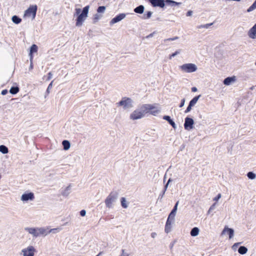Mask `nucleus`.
I'll return each instance as SVG.
<instances>
[{
    "mask_svg": "<svg viewBox=\"0 0 256 256\" xmlns=\"http://www.w3.org/2000/svg\"><path fill=\"white\" fill-rule=\"evenodd\" d=\"M146 108V106H144L143 104L138 106L130 114V119L132 120H136L144 117L146 114V110H148Z\"/></svg>",
    "mask_w": 256,
    "mask_h": 256,
    "instance_id": "nucleus-1",
    "label": "nucleus"
},
{
    "mask_svg": "<svg viewBox=\"0 0 256 256\" xmlns=\"http://www.w3.org/2000/svg\"><path fill=\"white\" fill-rule=\"evenodd\" d=\"M118 192L116 191L112 192L105 200L106 206L110 208H113V204L116 202L118 198Z\"/></svg>",
    "mask_w": 256,
    "mask_h": 256,
    "instance_id": "nucleus-2",
    "label": "nucleus"
},
{
    "mask_svg": "<svg viewBox=\"0 0 256 256\" xmlns=\"http://www.w3.org/2000/svg\"><path fill=\"white\" fill-rule=\"evenodd\" d=\"M116 104L118 106H122L124 110H130L133 107V100L130 98L124 97Z\"/></svg>",
    "mask_w": 256,
    "mask_h": 256,
    "instance_id": "nucleus-3",
    "label": "nucleus"
},
{
    "mask_svg": "<svg viewBox=\"0 0 256 256\" xmlns=\"http://www.w3.org/2000/svg\"><path fill=\"white\" fill-rule=\"evenodd\" d=\"M150 2L153 6H158L163 8L165 6V2L170 5L174 6L178 4L177 2L171 0H149Z\"/></svg>",
    "mask_w": 256,
    "mask_h": 256,
    "instance_id": "nucleus-4",
    "label": "nucleus"
},
{
    "mask_svg": "<svg viewBox=\"0 0 256 256\" xmlns=\"http://www.w3.org/2000/svg\"><path fill=\"white\" fill-rule=\"evenodd\" d=\"M89 10V6H85L80 14L76 19V26H80L82 24L83 22L84 21L86 18L88 16V14Z\"/></svg>",
    "mask_w": 256,
    "mask_h": 256,
    "instance_id": "nucleus-5",
    "label": "nucleus"
},
{
    "mask_svg": "<svg viewBox=\"0 0 256 256\" xmlns=\"http://www.w3.org/2000/svg\"><path fill=\"white\" fill-rule=\"evenodd\" d=\"M156 104H144L143 106H146L148 110H146V114L150 113L151 114L156 116L160 111V108L156 106Z\"/></svg>",
    "mask_w": 256,
    "mask_h": 256,
    "instance_id": "nucleus-6",
    "label": "nucleus"
},
{
    "mask_svg": "<svg viewBox=\"0 0 256 256\" xmlns=\"http://www.w3.org/2000/svg\"><path fill=\"white\" fill-rule=\"evenodd\" d=\"M37 10L36 5L30 6L28 9H27L24 14V17L25 18H32V20H34L36 16Z\"/></svg>",
    "mask_w": 256,
    "mask_h": 256,
    "instance_id": "nucleus-7",
    "label": "nucleus"
},
{
    "mask_svg": "<svg viewBox=\"0 0 256 256\" xmlns=\"http://www.w3.org/2000/svg\"><path fill=\"white\" fill-rule=\"evenodd\" d=\"M36 252V250L32 246L22 248L21 250L20 254L22 256H34Z\"/></svg>",
    "mask_w": 256,
    "mask_h": 256,
    "instance_id": "nucleus-8",
    "label": "nucleus"
},
{
    "mask_svg": "<svg viewBox=\"0 0 256 256\" xmlns=\"http://www.w3.org/2000/svg\"><path fill=\"white\" fill-rule=\"evenodd\" d=\"M224 235H228L229 239H232L234 236V230L232 228H228L227 226H225L221 233V236Z\"/></svg>",
    "mask_w": 256,
    "mask_h": 256,
    "instance_id": "nucleus-9",
    "label": "nucleus"
},
{
    "mask_svg": "<svg viewBox=\"0 0 256 256\" xmlns=\"http://www.w3.org/2000/svg\"><path fill=\"white\" fill-rule=\"evenodd\" d=\"M24 230L28 232L34 238L38 237V227L36 228H29L26 227L24 228Z\"/></svg>",
    "mask_w": 256,
    "mask_h": 256,
    "instance_id": "nucleus-10",
    "label": "nucleus"
},
{
    "mask_svg": "<svg viewBox=\"0 0 256 256\" xmlns=\"http://www.w3.org/2000/svg\"><path fill=\"white\" fill-rule=\"evenodd\" d=\"M126 14L122 13L115 16L110 22V25H112L116 22H120L126 18Z\"/></svg>",
    "mask_w": 256,
    "mask_h": 256,
    "instance_id": "nucleus-11",
    "label": "nucleus"
},
{
    "mask_svg": "<svg viewBox=\"0 0 256 256\" xmlns=\"http://www.w3.org/2000/svg\"><path fill=\"white\" fill-rule=\"evenodd\" d=\"M34 194L32 192L24 194L21 196V200L24 202L32 200L34 199Z\"/></svg>",
    "mask_w": 256,
    "mask_h": 256,
    "instance_id": "nucleus-12",
    "label": "nucleus"
},
{
    "mask_svg": "<svg viewBox=\"0 0 256 256\" xmlns=\"http://www.w3.org/2000/svg\"><path fill=\"white\" fill-rule=\"evenodd\" d=\"M180 68L185 72H192V64H184L180 66Z\"/></svg>",
    "mask_w": 256,
    "mask_h": 256,
    "instance_id": "nucleus-13",
    "label": "nucleus"
},
{
    "mask_svg": "<svg viewBox=\"0 0 256 256\" xmlns=\"http://www.w3.org/2000/svg\"><path fill=\"white\" fill-rule=\"evenodd\" d=\"M236 76H232L231 77H228V78H226L224 80L223 83L224 84H225L226 86H229V85H230L234 83V82H236Z\"/></svg>",
    "mask_w": 256,
    "mask_h": 256,
    "instance_id": "nucleus-14",
    "label": "nucleus"
},
{
    "mask_svg": "<svg viewBox=\"0 0 256 256\" xmlns=\"http://www.w3.org/2000/svg\"><path fill=\"white\" fill-rule=\"evenodd\" d=\"M248 34L250 38H256V24L248 30Z\"/></svg>",
    "mask_w": 256,
    "mask_h": 256,
    "instance_id": "nucleus-15",
    "label": "nucleus"
},
{
    "mask_svg": "<svg viewBox=\"0 0 256 256\" xmlns=\"http://www.w3.org/2000/svg\"><path fill=\"white\" fill-rule=\"evenodd\" d=\"M184 128L186 130L192 129V118H186L184 124Z\"/></svg>",
    "mask_w": 256,
    "mask_h": 256,
    "instance_id": "nucleus-16",
    "label": "nucleus"
},
{
    "mask_svg": "<svg viewBox=\"0 0 256 256\" xmlns=\"http://www.w3.org/2000/svg\"><path fill=\"white\" fill-rule=\"evenodd\" d=\"M48 234V226L38 227V236H45Z\"/></svg>",
    "mask_w": 256,
    "mask_h": 256,
    "instance_id": "nucleus-17",
    "label": "nucleus"
},
{
    "mask_svg": "<svg viewBox=\"0 0 256 256\" xmlns=\"http://www.w3.org/2000/svg\"><path fill=\"white\" fill-rule=\"evenodd\" d=\"M172 223L173 222L166 220L164 229L165 232L166 233H168L171 231L172 227Z\"/></svg>",
    "mask_w": 256,
    "mask_h": 256,
    "instance_id": "nucleus-18",
    "label": "nucleus"
},
{
    "mask_svg": "<svg viewBox=\"0 0 256 256\" xmlns=\"http://www.w3.org/2000/svg\"><path fill=\"white\" fill-rule=\"evenodd\" d=\"M38 49V48L36 44H34L31 46L30 52L31 60H32L33 58L32 55V53L37 52Z\"/></svg>",
    "mask_w": 256,
    "mask_h": 256,
    "instance_id": "nucleus-19",
    "label": "nucleus"
},
{
    "mask_svg": "<svg viewBox=\"0 0 256 256\" xmlns=\"http://www.w3.org/2000/svg\"><path fill=\"white\" fill-rule=\"evenodd\" d=\"M163 118L164 120H167L169 124L172 126L173 128H176V124L170 118V117L168 116H164L163 117Z\"/></svg>",
    "mask_w": 256,
    "mask_h": 256,
    "instance_id": "nucleus-20",
    "label": "nucleus"
},
{
    "mask_svg": "<svg viewBox=\"0 0 256 256\" xmlns=\"http://www.w3.org/2000/svg\"><path fill=\"white\" fill-rule=\"evenodd\" d=\"M144 7L142 5H140L134 9V12L136 13L142 14L144 12Z\"/></svg>",
    "mask_w": 256,
    "mask_h": 256,
    "instance_id": "nucleus-21",
    "label": "nucleus"
},
{
    "mask_svg": "<svg viewBox=\"0 0 256 256\" xmlns=\"http://www.w3.org/2000/svg\"><path fill=\"white\" fill-rule=\"evenodd\" d=\"M62 144L64 146V150H68L70 148V144L69 141L67 140H64L62 141Z\"/></svg>",
    "mask_w": 256,
    "mask_h": 256,
    "instance_id": "nucleus-22",
    "label": "nucleus"
},
{
    "mask_svg": "<svg viewBox=\"0 0 256 256\" xmlns=\"http://www.w3.org/2000/svg\"><path fill=\"white\" fill-rule=\"evenodd\" d=\"M70 187L68 186L62 192V195L64 196H67L70 193Z\"/></svg>",
    "mask_w": 256,
    "mask_h": 256,
    "instance_id": "nucleus-23",
    "label": "nucleus"
},
{
    "mask_svg": "<svg viewBox=\"0 0 256 256\" xmlns=\"http://www.w3.org/2000/svg\"><path fill=\"white\" fill-rule=\"evenodd\" d=\"M238 252L240 254H244L247 252L248 248L244 246H241L239 248Z\"/></svg>",
    "mask_w": 256,
    "mask_h": 256,
    "instance_id": "nucleus-24",
    "label": "nucleus"
},
{
    "mask_svg": "<svg viewBox=\"0 0 256 256\" xmlns=\"http://www.w3.org/2000/svg\"><path fill=\"white\" fill-rule=\"evenodd\" d=\"M62 228H60L50 229L49 227L48 226V234L50 233L56 234L60 232Z\"/></svg>",
    "mask_w": 256,
    "mask_h": 256,
    "instance_id": "nucleus-25",
    "label": "nucleus"
},
{
    "mask_svg": "<svg viewBox=\"0 0 256 256\" xmlns=\"http://www.w3.org/2000/svg\"><path fill=\"white\" fill-rule=\"evenodd\" d=\"M120 202L122 208H126L128 207V202L125 198H122L120 199Z\"/></svg>",
    "mask_w": 256,
    "mask_h": 256,
    "instance_id": "nucleus-26",
    "label": "nucleus"
},
{
    "mask_svg": "<svg viewBox=\"0 0 256 256\" xmlns=\"http://www.w3.org/2000/svg\"><path fill=\"white\" fill-rule=\"evenodd\" d=\"M0 152L3 154H6L8 152V148L4 145H1L0 146Z\"/></svg>",
    "mask_w": 256,
    "mask_h": 256,
    "instance_id": "nucleus-27",
    "label": "nucleus"
},
{
    "mask_svg": "<svg viewBox=\"0 0 256 256\" xmlns=\"http://www.w3.org/2000/svg\"><path fill=\"white\" fill-rule=\"evenodd\" d=\"M12 22L15 23L16 24H18L22 21L21 18H20L16 16H14L12 17Z\"/></svg>",
    "mask_w": 256,
    "mask_h": 256,
    "instance_id": "nucleus-28",
    "label": "nucleus"
},
{
    "mask_svg": "<svg viewBox=\"0 0 256 256\" xmlns=\"http://www.w3.org/2000/svg\"><path fill=\"white\" fill-rule=\"evenodd\" d=\"M176 214L171 212L168 216L167 220L168 221V220H169L170 222H174V218H175Z\"/></svg>",
    "mask_w": 256,
    "mask_h": 256,
    "instance_id": "nucleus-29",
    "label": "nucleus"
},
{
    "mask_svg": "<svg viewBox=\"0 0 256 256\" xmlns=\"http://www.w3.org/2000/svg\"><path fill=\"white\" fill-rule=\"evenodd\" d=\"M19 92V88L18 86L12 87L10 90V92L12 94H15Z\"/></svg>",
    "mask_w": 256,
    "mask_h": 256,
    "instance_id": "nucleus-30",
    "label": "nucleus"
},
{
    "mask_svg": "<svg viewBox=\"0 0 256 256\" xmlns=\"http://www.w3.org/2000/svg\"><path fill=\"white\" fill-rule=\"evenodd\" d=\"M152 12L148 11V12H146V14H144L143 15L142 18L144 19V20L148 19L152 16Z\"/></svg>",
    "mask_w": 256,
    "mask_h": 256,
    "instance_id": "nucleus-31",
    "label": "nucleus"
},
{
    "mask_svg": "<svg viewBox=\"0 0 256 256\" xmlns=\"http://www.w3.org/2000/svg\"><path fill=\"white\" fill-rule=\"evenodd\" d=\"M247 176L250 179V180H254V179H255L256 178V175L255 174H254V172H248V174H247Z\"/></svg>",
    "mask_w": 256,
    "mask_h": 256,
    "instance_id": "nucleus-32",
    "label": "nucleus"
},
{
    "mask_svg": "<svg viewBox=\"0 0 256 256\" xmlns=\"http://www.w3.org/2000/svg\"><path fill=\"white\" fill-rule=\"evenodd\" d=\"M216 202H215L214 204H213L210 208L208 211V214H210L212 211H213L216 207Z\"/></svg>",
    "mask_w": 256,
    "mask_h": 256,
    "instance_id": "nucleus-33",
    "label": "nucleus"
},
{
    "mask_svg": "<svg viewBox=\"0 0 256 256\" xmlns=\"http://www.w3.org/2000/svg\"><path fill=\"white\" fill-rule=\"evenodd\" d=\"M256 8V0L253 4L247 10L248 12H250Z\"/></svg>",
    "mask_w": 256,
    "mask_h": 256,
    "instance_id": "nucleus-34",
    "label": "nucleus"
},
{
    "mask_svg": "<svg viewBox=\"0 0 256 256\" xmlns=\"http://www.w3.org/2000/svg\"><path fill=\"white\" fill-rule=\"evenodd\" d=\"M106 10V7L104 6H100L97 9V12L98 13H104Z\"/></svg>",
    "mask_w": 256,
    "mask_h": 256,
    "instance_id": "nucleus-35",
    "label": "nucleus"
},
{
    "mask_svg": "<svg viewBox=\"0 0 256 256\" xmlns=\"http://www.w3.org/2000/svg\"><path fill=\"white\" fill-rule=\"evenodd\" d=\"M200 230L198 228L195 227L193 228V236H196L199 234Z\"/></svg>",
    "mask_w": 256,
    "mask_h": 256,
    "instance_id": "nucleus-36",
    "label": "nucleus"
},
{
    "mask_svg": "<svg viewBox=\"0 0 256 256\" xmlns=\"http://www.w3.org/2000/svg\"><path fill=\"white\" fill-rule=\"evenodd\" d=\"M192 100H191L189 104H188L186 110H185V112L187 113V112H190L192 109Z\"/></svg>",
    "mask_w": 256,
    "mask_h": 256,
    "instance_id": "nucleus-37",
    "label": "nucleus"
},
{
    "mask_svg": "<svg viewBox=\"0 0 256 256\" xmlns=\"http://www.w3.org/2000/svg\"><path fill=\"white\" fill-rule=\"evenodd\" d=\"M102 17V16L100 15V14H96L94 16V22H96L98 21V20Z\"/></svg>",
    "mask_w": 256,
    "mask_h": 256,
    "instance_id": "nucleus-38",
    "label": "nucleus"
},
{
    "mask_svg": "<svg viewBox=\"0 0 256 256\" xmlns=\"http://www.w3.org/2000/svg\"><path fill=\"white\" fill-rule=\"evenodd\" d=\"M201 96V95H198V96H195L193 98L192 102H193V106L196 103L198 100L200 98Z\"/></svg>",
    "mask_w": 256,
    "mask_h": 256,
    "instance_id": "nucleus-39",
    "label": "nucleus"
},
{
    "mask_svg": "<svg viewBox=\"0 0 256 256\" xmlns=\"http://www.w3.org/2000/svg\"><path fill=\"white\" fill-rule=\"evenodd\" d=\"M221 197H222V194H221L220 193L216 197H214L213 198V200L215 201L216 202H217L221 198Z\"/></svg>",
    "mask_w": 256,
    "mask_h": 256,
    "instance_id": "nucleus-40",
    "label": "nucleus"
},
{
    "mask_svg": "<svg viewBox=\"0 0 256 256\" xmlns=\"http://www.w3.org/2000/svg\"><path fill=\"white\" fill-rule=\"evenodd\" d=\"M178 202H176V204H175V206H174L173 209L171 211L172 212H173L176 214V210H177V209H178Z\"/></svg>",
    "mask_w": 256,
    "mask_h": 256,
    "instance_id": "nucleus-41",
    "label": "nucleus"
},
{
    "mask_svg": "<svg viewBox=\"0 0 256 256\" xmlns=\"http://www.w3.org/2000/svg\"><path fill=\"white\" fill-rule=\"evenodd\" d=\"M213 24L212 23H210V24H204V25H202L200 26L199 28H210V26H211Z\"/></svg>",
    "mask_w": 256,
    "mask_h": 256,
    "instance_id": "nucleus-42",
    "label": "nucleus"
},
{
    "mask_svg": "<svg viewBox=\"0 0 256 256\" xmlns=\"http://www.w3.org/2000/svg\"><path fill=\"white\" fill-rule=\"evenodd\" d=\"M180 51H176L175 52L172 54L170 56V58L171 59L172 58L175 56L177 54H180Z\"/></svg>",
    "mask_w": 256,
    "mask_h": 256,
    "instance_id": "nucleus-43",
    "label": "nucleus"
},
{
    "mask_svg": "<svg viewBox=\"0 0 256 256\" xmlns=\"http://www.w3.org/2000/svg\"><path fill=\"white\" fill-rule=\"evenodd\" d=\"M52 82H53V81H52L48 85V88L46 90V92L48 93H49L50 92V90L52 88Z\"/></svg>",
    "mask_w": 256,
    "mask_h": 256,
    "instance_id": "nucleus-44",
    "label": "nucleus"
},
{
    "mask_svg": "<svg viewBox=\"0 0 256 256\" xmlns=\"http://www.w3.org/2000/svg\"><path fill=\"white\" fill-rule=\"evenodd\" d=\"M178 39V37L176 36V37H174V38H167V39H165L164 40V42H166V41H172V40H176Z\"/></svg>",
    "mask_w": 256,
    "mask_h": 256,
    "instance_id": "nucleus-45",
    "label": "nucleus"
},
{
    "mask_svg": "<svg viewBox=\"0 0 256 256\" xmlns=\"http://www.w3.org/2000/svg\"><path fill=\"white\" fill-rule=\"evenodd\" d=\"M171 181V179L170 178L167 182V184L165 185L164 187V190H163V191H164L166 192V190H167V188H168V184L170 183V182Z\"/></svg>",
    "mask_w": 256,
    "mask_h": 256,
    "instance_id": "nucleus-46",
    "label": "nucleus"
},
{
    "mask_svg": "<svg viewBox=\"0 0 256 256\" xmlns=\"http://www.w3.org/2000/svg\"><path fill=\"white\" fill-rule=\"evenodd\" d=\"M120 256H129L128 254L125 252L124 250H122V254Z\"/></svg>",
    "mask_w": 256,
    "mask_h": 256,
    "instance_id": "nucleus-47",
    "label": "nucleus"
},
{
    "mask_svg": "<svg viewBox=\"0 0 256 256\" xmlns=\"http://www.w3.org/2000/svg\"><path fill=\"white\" fill-rule=\"evenodd\" d=\"M240 244V242L235 243L232 246V248L234 250H236L238 246Z\"/></svg>",
    "mask_w": 256,
    "mask_h": 256,
    "instance_id": "nucleus-48",
    "label": "nucleus"
},
{
    "mask_svg": "<svg viewBox=\"0 0 256 256\" xmlns=\"http://www.w3.org/2000/svg\"><path fill=\"white\" fill-rule=\"evenodd\" d=\"M80 214L82 216H84L86 214V211L84 210H82L80 212Z\"/></svg>",
    "mask_w": 256,
    "mask_h": 256,
    "instance_id": "nucleus-49",
    "label": "nucleus"
},
{
    "mask_svg": "<svg viewBox=\"0 0 256 256\" xmlns=\"http://www.w3.org/2000/svg\"><path fill=\"white\" fill-rule=\"evenodd\" d=\"M155 33H156V32H152V33L148 35L146 38H152L154 36Z\"/></svg>",
    "mask_w": 256,
    "mask_h": 256,
    "instance_id": "nucleus-50",
    "label": "nucleus"
},
{
    "mask_svg": "<svg viewBox=\"0 0 256 256\" xmlns=\"http://www.w3.org/2000/svg\"><path fill=\"white\" fill-rule=\"evenodd\" d=\"M164 194H165V192H164V191H162V192L160 194V195H159V196H158V198H159V199H160H160H162V198H163L164 196Z\"/></svg>",
    "mask_w": 256,
    "mask_h": 256,
    "instance_id": "nucleus-51",
    "label": "nucleus"
},
{
    "mask_svg": "<svg viewBox=\"0 0 256 256\" xmlns=\"http://www.w3.org/2000/svg\"><path fill=\"white\" fill-rule=\"evenodd\" d=\"M184 102H185V100L184 98H183L181 100V102H180V108L184 106Z\"/></svg>",
    "mask_w": 256,
    "mask_h": 256,
    "instance_id": "nucleus-52",
    "label": "nucleus"
},
{
    "mask_svg": "<svg viewBox=\"0 0 256 256\" xmlns=\"http://www.w3.org/2000/svg\"><path fill=\"white\" fill-rule=\"evenodd\" d=\"M81 12V9L80 8H76V14H77V15H79L80 14Z\"/></svg>",
    "mask_w": 256,
    "mask_h": 256,
    "instance_id": "nucleus-53",
    "label": "nucleus"
},
{
    "mask_svg": "<svg viewBox=\"0 0 256 256\" xmlns=\"http://www.w3.org/2000/svg\"><path fill=\"white\" fill-rule=\"evenodd\" d=\"M52 73L51 72H48V78L47 80H50L52 78Z\"/></svg>",
    "mask_w": 256,
    "mask_h": 256,
    "instance_id": "nucleus-54",
    "label": "nucleus"
},
{
    "mask_svg": "<svg viewBox=\"0 0 256 256\" xmlns=\"http://www.w3.org/2000/svg\"><path fill=\"white\" fill-rule=\"evenodd\" d=\"M8 93V90H4L2 91L1 94L2 95H5Z\"/></svg>",
    "mask_w": 256,
    "mask_h": 256,
    "instance_id": "nucleus-55",
    "label": "nucleus"
},
{
    "mask_svg": "<svg viewBox=\"0 0 256 256\" xmlns=\"http://www.w3.org/2000/svg\"><path fill=\"white\" fill-rule=\"evenodd\" d=\"M156 236H157V234H156V232H152V233L151 234V236H152V238H156Z\"/></svg>",
    "mask_w": 256,
    "mask_h": 256,
    "instance_id": "nucleus-56",
    "label": "nucleus"
},
{
    "mask_svg": "<svg viewBox=\"0 0 256 256\" xmlns=\"http://www.w3.org/2000/svg\"><path fill=\"white\" fill-rule=\"evenodd\" d=\"M197 70V67L196 66L193 64V66H192V70H193V72L196 71V70Z\"/></svg>",
    "mask_w": 256,
    "mask_h": 256,
    "instance_id": "nucleus-57",
    "label": "nucleus"
},
{
    "mask_svg": "<svg viewBox=\"0 0 256 256\" xmlns=\"http://www.w3.org/2000/svg\"><path fill=\"white\" fill-rule=\"evenodd\" d=\"M30 69H32L33 68V65H32V60H30Z\"/></svg>",
    "mask_w": 256,
    "mask_h": 256,
    "instance_id": "nucleus-58",
    "label": "nucleus"
},
{
    "mask_svg": "<svg viewBox=\"0 0 256 256\" xmlns=\"http://www.w3.org/2000/svg\"><path fill=\"white\" fill-rule=\"evenodd\" d=\"M192 14V11L190 10L187 12V16H191Z\"/></svg>",
    "mask_w": 256,
    "mask_h": 256,
    "instance_id": "nucleus-59",
    "label": "nucleus"
},
{
    "mask_svg": "<svg viewBox=\"0 0 256 256\" xmlns=\"http://www.w3.org/2000/svg\"><path fill=\"white\" fill-rule=\"evenodd\" d=\"M193 92H196L197 91V88H196V87H193Z\"/></svg>",
    "mask_w": 256,
    "mask_h": 256,
    "instance_id": "nucleus-60",
    "label": "nucleus"
},
{
    "mask_svg": "<svg viewBox=\"0 0 256 256\" xmlns=\"http://www.w3.org/2000/svg\"><path fill=\"white\" fill-rule=\"evenodd\" d=\"M102 254V252H100L96 256H100V255Z\"/></svg>",
    "mask_w": 256,
    "mask_h": 256,
    "instance_id": "nucleus-61",
    "label": "nucleus"
},
{
    "mask_svg": "<svg viewBox=\"0 0 256 256\" xmlns=\"http://www.w3.org/2000/svg\"><path fill=\"white\" fill-rule=\"evenodd\" d=\"M190 234L191 236H192V230L190 232Z\"/></svg>",
    "mask_w": 256,
    "mask_h": 256,
    "instance_id": "nucleus-62",
    "label": "nucleus"
}]
</instances>
